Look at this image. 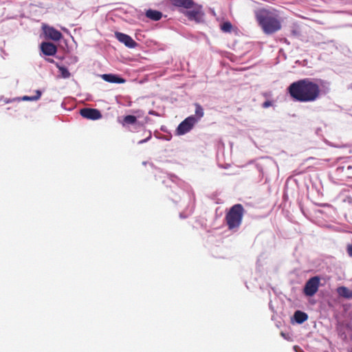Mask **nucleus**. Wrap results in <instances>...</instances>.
<instances>
[{
	"label": "nucleus",
	"instance_id": "obj_7",
	"mask_svg": "<svg viewBox=\"0 0 352 352\" xmlns=\"http://www.w3.org/2000/svg\"><path fill=\"white\" fill-rule=\"evenodd\" d=\"M192 8V10L186 11L185 15L189 20L199 22L204 15V13L201 12V6L195 3Z\"/></svg>",
	"mask_w": 352,
	"mask_h": 352
},
{
	"label": "nucleus",
	"instance_id": "obj_3",
	"mask_svg": "<svg viewBox=\"0 0 352 352\" xmlns=\"http://www.w3.org/2000/svg\"><path fill=\"white\" fill-rule=\"evenodd\" d=\"M245 210L241 204L232 206L226 213L225 221L229 230L237 231L242 223Z\"/></svg>",
	"mask_w": 352,
	"mask_h": 352
},
{
	"label": "nucleus",
	"instance_id": "obj_4",
	"mask_svg": "<svg viewBox=\"0 0 352 352\" xmlns=\"http://www.w3.org/2000/svg\"><path fill=\"white\" fill-rule=\"evenodd\" d=\"M320 278L316 276L310 278L305 283L303 292L307 296H313L318 290Z\"/></svg>",
	"mask_w": 352,
	"mask_h": 352
},
{
	"label": "nucleus",
	"instance_id": "obj_8",
	"mask_svg": "<svg viewBox=\"0 0 352 352\" xmlns=\"http://www.w3.org/2000/svg\"><path fill=\"white\" fill-rule=\"evenodd\" d=\"M116 38L121 43H124L126 47L133 48L136 46V42L129 35L121 33L116 32Z\"/></svg>",
	"mask_w": 352,
	"mask_h": 352
},
{
	"label": "nucleus",
	"instance_id": "obj_13",
	"mask_svg": "<svg viewBox=\"0 0 352 352\" xmlns=\"http://www.w3.org/2000/svg\"><path fill=\"white\" fill-rule=\"evenodd\" d=\"M45 33L48 38L55 41H58L62 38V34L52 27L45 28Z\"/></svg>",
	"mask_w": 352,
	"mask_h": 352
},
{
	"label": "nucleus",
	"instance_id": "obj_17",
	"mask_svg": "<svg viewBox=\"0 0 352 352\" xmlns=\"http://www.w3.org/2000/svg\"><path fill=\"white\" fill-rule=\"evenodd\" d=\"M338 294L342 297L348 299L352 298V291L346 287L342 286L337 289Z\"/></svg>",
	"mask_w": 352,
	"mask_h": 352
},
{
	"label": "nucleus",
	"instance_id": "obj_18",
	"mask_svg": "<svg viewBox=\"0 0 352 352\" xmlns=\"http://www.w3.org/2000/svg\"><path fill=\"white\" fill-rule=\"evenodd\" d=\"M41 96V91L39 90L36 91V95L33 96H24L22 100L24 101H34L38 100Z\"/></svg>",
	"mask_w": 352,
	"mask_h": 352
},
{
	"label": "nucleus",
	"instance_id": "obj_10",
	"mask_svg": "<svg viewBox=\"0 0 352 352\" xmlns=\"http://www.w3.org/2000/svg\"><path fill=\"white\" fill-rule=\"evenodd\" d=\"M336 173L344 178H352V165L346 164L343 166H338L336 168Z\"/></svg>",
	"mask_w": 352,
	"mask_h": 352
},
{
	"label": "nucleus",
	"instance_id": "obj_9",
	"mask_svg": "<svg viewBox=\"0 0 352 352\" xmlns=\"http://www.w3.org/2000/svg\"><path fill=\"white\" fill-rule=\"evenodd\" d=\"M41 50L46 56H54L57 52V47L52 43L43 42L41 44Z\"/></svg>",
	"mask_w": 352,
	"mask_h": 352
},
{
	"label": "nucleus",
	"instance_id": "obj_12",
	"mask_svg": "<svg viewBox=\"0 0 352 352\" xmlns=\"http://www.w3.org/2000/svg\"><path fill=\"white\" fill-rule=\"evenodd\" d=\"M221 31L224 33L234 34L238 35L239 33V28L233 25L230 21H224L221 23Z\"/></svg>",
	"mask_w": 352,
	"mask_h": 352
},
{
	"label": "nucleus",
	"instance_id": "obj_21",
	"mask_svg": "<svg viewBox=\"0 0 352 352\" xmlns=\"http://www.w3.org/2000/svg\"><path fill=\"white\" fill-rule=\"evenodd\" d=\"M58 67L61 74L62 77L66 78L70 76V73L66 67L63 66H58Z\"/></svg>",
	"mask_w": 352,
	"mask_h": 352
},
{
	"label": "nucleus",
	"instance_id": "obj_20",
	"mask_svg": "<svg viewBox=\"0 0 352 352\" xmlns=\"http://www.w3.org/2000/svg\"><path fill=\"white\" fill-rule=\"evenodd\" d=\"M194 116L197 118V121L204 116V109L199 104H195V115Z\"/></svg>",
	"mask_w": 352,
	"mask_h": 352
},
{
	"label": "nucleus",
	"instance_id": "obj_22",
	"mask_svg": "<svg viewBox=\"0 0 352 352\" xmlns=\"http://www.w3.org/2000/svg\"><path fill=\"white\" fill-rule=\"evenodd\" d=\"M346 252L350 257H352V244H348L346 246Z\"/></svg>",
	"mask_w": 352,
	"mask_h": 352
},
{
	"label": "nucleus",
	"instance_id": "obj_15",
	"mask_svg": "<svg viewBox=\"0 0 352 352\" xmlns=\"http://www.w3.org/2000/svg\"><path fill=\"white\" fill-rule=\"evenodd\" d=\"M146 16L153 21H157L162 19V13L158 10L149 9L146 12Z\"/></svg>",
	"mask_w": 352,
	"mask_h": 352
},
{
	"label": "nucleus",
	"instance_id": "obj_2",
	"mask_svg": "<svg viewBox=\"0 0 352 352\" xmlns=\"http://www.w3.org/2000/svg\"><path fill=\"white\" fill-rule=\"evenodd\" d=\"M258 25L266 34H272L282 28V20L278 10L274 8H260L254 11Z\"/></svg>",
	"mask_w": 352,
	"mask_h": 352
},
{
	"label": "nucleus",
	"instance_id": "obj_24",
	"mask_svg": "<svg viewBox=\"0 0 352 352\" xmlns=\"http://www.w3.org/2000/svg\"><path fill=\"white\" fill-rule=\"evenodd\" d=\"M47 60H48L49 62H50V63H53V62H54V60H52V59H50V58H48V59H47Z\"/></svg>",
	"mask_w": 352,
	"mask_h": 352
},
{
	"label": "nucleus",
	"instance_id": "obj_6",
	"mask_svg": "<svg viewBox=\"0 0 352 352\" xmlns=\"http://www.w3.org/2000/svg\"><path fill=\"white\" fill-rule=\"evenodd\" d=\"M80 114L82 117L96 120L102 118V114L98 109L91 108H83L80 109Z\"/></svg>",
	"mask_w": 352,
	"mask_h": 352
},
{
	"label": "nucleus",
	"instance_id": "obj_11",
	"mask_svg": "<svg viewBox=\"0 0 352 352\" xmlns=\"http://www.w3.org/2000/svg\"><path fill=\"white\" fill-rule=\"evenodd\" d=\"M170 3L177 7L190 9L195 6V3L193 0H169Z\"/></svg>",
	"mask_w": 352,
	"mask_h": 352
},
{
	"label": "nucleus",
	"instance_id": "obj_16",
	"mask_svg": "<svg viewBox=\"0 0 352 352\" xmlns=\"http://www.w3.org/2000/svg\"><path fill=\"white\" fill-rule=\"evenodd\" d=\"M294 318L297 323L302 324L308 319V316L303 311H296L294 313Z\"/></svg>",
	"mask_w": 352,
	"mask_h": 352
},
{
	"label": "nucleus",
	"instance_id": "obj_19",
	"mask_svg": "<svg viewBox=\"0 0 352 352\" xmlns=\"http://www.w3.org/2000/svg\"><path fill=\"white\" fill-rule=\"evenodd\" d=\"M137 118L135 116H126L123 118V125L124 124H133L136 122Z\"/></svg>",
	"mask_w": 352,
	"mask_h": 352
},
{
	"label": "nucleus",
	"instance_id": "obj_23",
	"mask_svg": "<svg viewBox=\"0 0 352 352\" xmlns=\"http://www.w3.org/2000/svg\"><path fill=\"white\" fill-rule=\"evenodd\" d=\"M272 105V102L270 100H267L264 102L262 104V107L265 109L268 108Z\"/></svg>",
	"mask_w": 352,
	"mask_h": 352
},
{
	"label": "nucleus",
	"instance_id": "obj_5",
	"mask_svg": "<svg viewBox=\"0 0 352 352\" xmlns=\"http://www.w3.org/2000/svg\"><path fill=\"white\" fill-rule=\"evenodd\" d=\"M197 122V118L195 116H190L182 121L176 129V133L179 135H184L189 132Z\"/></svg>",
	"mask_w": 352,
	"mask_h": 352
},
{
	"label": "nucleus",
	"instance_id": "obj_1",
	"mask_svg": "<svg viewBox=\"0 0 352 352\" xmlns=\"http://www.w3.org/2000/svg\"><path fill=\"white\" fill-rule=\"evenodd\" d=\"M290 96L300 102L316 100L320 94L319 85L310 78H304L292 82L287 88Z\"/></svg>",
	"mask_w": 352,
	"mask_h": 352
},
{
	"label": "nucleus",
	"instance_id": "obj_14",
	"mask_svg": "<svg viewBox=\"0 0 352 352\" xmlns=\"http://www.w3.org/2000/svg\"><path fill=\"white\" fill-rule=\"evenodd\" d=\"M102 78L105 81L111 83H124L125 82L124 78L116 74H103Z\"/></svg>",
	"mask_w": 352,
	"mask_h": 352
}]
</instances>
